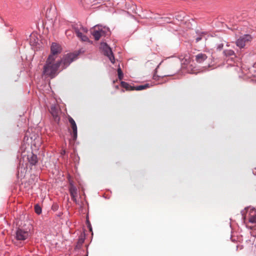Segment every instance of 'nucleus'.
Instances as JSON below:
<instances>
[{
    "label": "nucleus",
    "mask_w": 256,
    "mask_h": 256,
    "mask_svg": "<svg viewBox=\"0 0 256 256\" xmlns=\"http://www.w3.org/2000/svg\"><path fill=\"white\" fill-rule=\"evenodd\" d=\"M101 46L102 47L104 54L109 58L112 64H114V58L111 48L106 43L102 44Z\"/></svg>",
    "instance_id": "obj_7"
},
{
    "label": "nucleus",
    "mask_w": 256,
    "mask_h": 256,
    "mask_svg": "<svg viewBox=\"0 0 256 256\" xmlns=\"http://www.w3.org/2000/svg\"><path fill=\"white\" fill-rule=\"evenodd\" d=\"M84 1L87 4H90L94 2L95 0H84Z\"/></svg>",
    "instance_id": "obj_22"
},
{
    "label": "nucleus",
    "mask_w": 256,
    "mask_h": 256,
    "mask_svg": "<svg viewBox=\"0 0 256 256\" xmlns=\"http://www.w3.org/2000/svg\"><path fill=\"white\" fill-rule=\"evenodd\" d=\"M118 76L120 80H122L123 78V74L120 68H118Z\"/></svg>",
    "instance_id": "obj_19"
},
{
    "label": "nucleus",
    "mask_w": 256,
    "mask_h": 256,
    "mask_svg": "<svg viewBox=\"0 0 256 256\" xmlns=\"http://www.w3.org/2000/svg\"><path fill=\"white\" fill-rule=\"evenodd\" d=\"M60 65V60L56 61L55 57L53 56H49L43 68V74L50 78H54L57 74Z\"/></svg>",
    "instance_id": "obj_1"
},
{
    "label": "nucleus",
    "mask_w": 256,
    "mask_h": 256,
    "mask_svg": "<svg viewBox=\"0 0 256 256\" xmlns=\"http://www.w3.org/2000/svg\"><path fill=\"white\" fill-rule=\"evenodd\" d=\"M87 225H88V228L92 232V226L90 225V222L88 220H87Z\"/></svg>",
    "instance_id": "obj_24"
},
{
    "label": "nucleus",
    "mask_w": 256,
    "mask_h": 256,
    "mask_svg": "<svg viewBox=\"0 0 256 256\" xmlns=\"http://www.w3.org/2000/svg\"><path fill=\"white\" fill-rule=\"evenodd\" d=\"M108 32V28L100 26H94L91 30V34L96 40H98L102 36H104Z\"/></svg>",
    "instance_id": "obj_2"
},
{
    "label": "nucleus",
    "mask_w": 256,
    "mask_h": 256,
    "mask_svg": "<svg viewBox=\"0 0 256 256\" xmlns=\"http://www.w3.org/2000/svg\"><path fill=\"white\" fill-rule=\"evenodd\" d=\"M224 54L225 56H234V57H236V54L233 50H224Z\"/></svg>",
    "instance_id": "obj_15"
},
{
    "label": "nucleus",
    "mask_w": 256,
    "mask_h": 256,
    "mask_svg": "<svg viewBox=\"0 0 256 256\" xmlns=\"http://www.w3.org/2000/svg\"><path fill=\"white\" fill-rule=\"evenodd\" d=\"M70 196L72 200L76 202V200L77 194V188H76L72 183L70 184L69 188Z\"/></svg>",
    "instance_id": "obj_10"
},
{
    "label": "nucleus",
    "mask_w": 256,
    "mask_h": 256,
    "mask_svg": "<svg viewBox=\"0 0 256 256\" xmlns=\"http://www.w3.org/2000/svg\"><path fill=\"white\" fill-rule=\"evenodd\" d=\"M203 37H204V34H202V35L198 36L196 38V42H198L199 41H200V40H202L203 38Z\"/></svg>",
    "instance_id": "obj_21"
},
{
    "label": "nucleus",
    "mask_w": 256,
    "mask_h": 256,
    "mask_svg": "<svg viewBox=\"0 0 256 256\" xmlns=\"http://www.w3.org/2000/svg\"><path fill=\"white\" fill-rule=\"evenodd\" d=\"M84 242V238H80L78 241V244H82Z\"/></svg>",
    "instance_id": "obj_23"
},
{
    "label": "nucleus",
    "mask_w": 256,
    "mask_h": 256,
    "mask_svg": "<svg viewBox=\"0 0 256 256\" xmlns=\"http://www.w3.org/2000/svg\"><path fill=\"white\" fill-rule=\"evenodd\" d=\"M68 122L72 130V135L74 140H76L77 138V126L74 120L70 116L68 118Z\"/></svg>",
    "instance_id": "obj_8"
},
{
    "label": "nucleus",
    "mask_w": 256,
    "mask_h": 256,
    "mask_svg": "<svg viewBox=\"0 0 256 256\" xmlns=\"http://www.w3.org/2000/svg\"><path fill=\"white\" fill-rule=\"evenodd\" d=\"M81 30H82V32H86V28H84V27H82L81 28Z\"/></svg>",
    "instance_id": "obj_27"
},
{
    "label": "nucleus",
    "mask_w": 256,
    "mask_h": 256,
    "mask_svg": "<svg viewBox=\"0 0 256 256\" xmlns=\"http://www.w3.org/2000/svg\"><path fill=\"white\" fill-rule=\"evenodd\" d=\"M50 112L55 122L58 123L60 120V110L58 105L54 104L50 106Z\"/></svg>",
    "instance_id": "obj_5"
},
{
    "label": "nucleus",
    "mask_w": 256,
    "mask_h": 256,
    "mask_svg": "<svg viewBox=\"0 0 256 256\" xmlns=\"http://www.w3.org/2000/svg\"><path fill=\"white\" fill-rule=\"evenodd\" d=\"M149 88V84H145L144 85H140L136 86H134V90H142L144 89H146L147 88Z\"/></svg>",
    "instance_id": "obj_16"
},
{
    "label": "nucleus",
    "mask_w": 256,
    "mask_h": 256,
    "mask_svg": "<svg viewBox=\"0 0 256 256\" xmlns=\"http://www.w3.org/2000/svg\"><path fill=\"white\" fill-rule=\"evenodd\" d=\"M34 210L35 212L38 214H40L42 212V208L38 204H36L34 206Z\"/></svg>",
    "instance_id": "obj_17"
},
{
    "label": "nucleus",
    "mask_w": 256,
    "mask_h": 256,
    "mask_svg": "<svg viewBox=\"0 0 256 256\" xmlns=\"http://www.w3.org/2000/svg\"><path fill=\"white\" fill-rule=\"evenodd\" d=\"M121 86L126 90H134V86H130L128 83L124 82H121Z\"/></svg>",
    "instance_id": "obj_14"
},
{
    "label": "nucleus",
    "mask_w": 256,
    "mask_h": 256,
    "mask_svg": "<svg viewBox=\"0 0 256 256\" xmlns=\"http://www.w3.org/2000/svg\"><path fill=\"white\" fill-rule=\"evenodd\" d=\"M71 32H72L70 30H67L66 31V34L68 37H69L71 36Z\"/></svg>",
    "instance_id": "obj_25"
},
{
    "label": "nucleus",
    "mask_w": 256,
    "mask_h": 256,
    "mask_svg": "<svg viewBox=\"0 0 256 256\" xmlns=\"http://www.w3.org/2000/svg\"><path fill=\"white\" fill-rule=\"evenodd\" d=\"M74 32L76 34V36L78 38H80L84 42H86L88 40V38L85 35L83 34L82 32H80L78 28H74Z\"/></svg>",
    "instance_id": "obj_13"
},
{
    "label": "nucleus",
    "mask_w": 256,
    "mask_h": 256,
    "mask_svg": "<svg viewBox=\"0 0 256 256\" xmlns=\"http://www.w3.org/2000/svg\"><path fill=\"white\" fill-rule=\"evenodd\" d=\"M182 59V60H184V61L182 62L183 64H187L190 62V56H186L184 57Z\"/></svg>",
    "instance_id": "obj_18"
},
{
    "label": "nucleus",
    "mask_w": 256,
    "mask_h": 256,
    "mask_svg": "<svg viewBox=\"0 0 256 256\" xmlns=\"http://www.w3.org/2000/svg\"><path fill=\"white\" fill-rule=\"evenodd\" d=\"M252 40L250 34H244L240 36L236 42V44L240 48H243L246 44H249Z\"/></svg>",
    "instance_id": "obj_3"
},
{
    "label": "nucleus",
    "mask_w": 256,
    "mask_h": 256,
    "mask_svg": "<svg viewBox=\"0 0 256 256\" xmlns=\"http://www.w3.org/2000/svg\"><path fill=\"white\" fill-rule=\"evenodd\" d=\"M249 222L251 223H256V214L250 216L249 218Z\"/></svg>",
    "instance_id": "obj_20"
},
{
    "label": "nucleus",
    "mask_w": 256,
    "mask_h": 256,
    "mask_svg": "<svg viewBox=\"0 0 256 256\" xmlns=\"http://www.w3.org/2000/svg\"><path fill=\"white\" fill-rule=\"evenodd\" d=\"M28 162L32 166L35 165L38 162V158L36 155L32 153H31L28 156Z\"/></svg>",
    "instance_id": "obj_12"
},
{
    "label": "nucleus",
    "mask_w": 256,
    "mask_h": 256,
    "mask_svg": "<svg viewBox=\"0 0 256 256\" xmlns=\"http://www.w3.org/2000/svg\"><path fill=\"white\" fill-rule=\"evenodd\" d=\"M78 54L74 53H70L68 54H67L64 55L60 62V64L62 63L63 64V68H66L69 64L74 60L77 56Z\"/></svg>",
    "instance_id": "obj_4"
},
{
    "label": "nucleus",
    "mask_w": 256,
    "mask_h": 256,
    "mask_svg": "<svg viewBox=\"0 0 256 256\" xmlns=\"http://www.w3.org/2000/svg\"><path fill=\"white\" fill-rule=\"evenodd\" d=\"M223 46H224L223 44H220L218 45V46L217 47V49L219 50H220L222 48Z\"/></svg>",
    "instance_id": "obj_26"
},
{
    "label": "nucleus",
    "mask_w": 256,
    "mask_h": 256,
    "mask_svg": "<svg viewBox=\"0 0 256 256\" xmlns=\"http://www.w3.org/2000/svg\"><path fill=\"white\" fill-rule=\"evenodd\" d=\"M208 58L206 55L204 54L200 53L195 56V60L198 63H202L206 60Z\"/></svg>",
    "instance_id": "obj_11"
},
{
    "label": "nucleus",
    "mask_w": 256,
    "mask_h": 256,
    "mask_svg": "<svg viewBox=\"0 0 256 256\" xmlns=\"http://www.w3.org/2000/svg\"><path fill=\"white\" fill-rule=\"evenodd\" d=\"M30 236L28 231L24 230L22 228H18L16 232V238L18 240H24Z\"/></svg>",
    "instance_id": "obj_6"
},
{
    "label": "nucleus",
    "mask_w": 256,
    "mask_h": 256,
    "mask_svg": "<svg viewBox=\"0 0 256 256\" xmlns=\"http://www.w3.org/2000/svg\"><path fill=\"white\" fill-rule=\"evenodd\" d=\"M51 54L50 56H53L56 58V55L61 52L60 46L56 43H52L51 46Z\"/></svg>",
    "instance_id": "obj_9"
}]
</instances>
